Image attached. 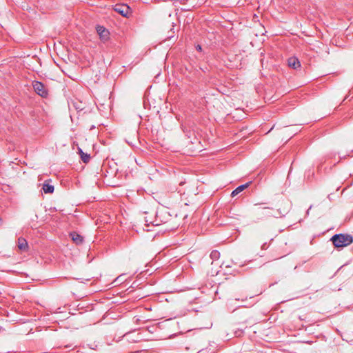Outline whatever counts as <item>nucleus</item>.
Instances as JSON below:
<instances>
[{"mask_svg": "<svg viewBox=\"0 0 353 353\" xmlns=\"http://www.w3.org/2000/svg\"><path fill=\"white\" fill-rule=\"evenodd\" d=\"M331 241L336 248H343L350 245L353 242V237L347 234H336L332 236Z\"/></svg>", "mask_w": 353, "mask_h": 353, "instance_id": "f257e3e1", "label": "nucleus"}, {"mask_svg": "<svg viewBox=\"0 0 353 353\" xmlns=\"http://www.w3.org/2000/svg\"><path fill=\"white\" fill-rule=\"evenodd\" d=\"M196 50H198V51L201 52V51L202 50L201 46V45H197V46H196Z\"/></svg>", "mask_w": 353, "mask_h": 353, "instance_id": "2eb2a0df", "label": "nucleus"}, {"mask_svg": "<svg viewBox=\"0 0 353 353\" xmlns=\"http://www.w3.org/2000/svg\"><path fill=\"white\" fill-rule=\"evenodd\" d=\"M172 28L170 29V30L168 32V36L166 37V39H172V37H174V32L173 31V29H174V26L172 24Z\"/></svg>", "mask_w": 353, "mask_h": 353, "instance_id": "ddd939ff", "label": "nucleus"}, {"mask_svg": "<svg viewBox=\"0 0 353 353\" xmlns=\"http://www.w3.org/2000/svg\"><path fill=\"white\" fill-rule=\"evenodd\" d=\"M1 224H2V219H1V218L0 217V225H1Z\"/></svg>", "mask_w": 353, "mask_h": 353, "instance_id": "f3484780", "label": "nucleus"}, {"mask_svg": "<svg viewBox=\"0 0 353 353\" xmlns=\"http://www.w3.org/2000/svg\"><path fill=\"white\" fill-rule=\"evenodd\" d=\"M250 183H251V182H248V183H246L245 184L241 185L238 186L235 190H234L232 192L231 196L232 197L235 196L236 195L239 194L241 192L244 190L245 188H247L250 185Z\"/></svg>", "mask_w": 353, "mask_h": 353, "instance_id": "1a4fd4ad", "label": "nucleus"}, {"mask_svg": "<svg viewBox=\"0 0 353 353\" xmlns=\"http://www.w3.org/2000/svg\"><path fill=\"white\" fill-rule=\"evenodd\" d=\"M42 189L46 194L52 193L54 190V186L49 183H44Z\"/></svg>", "mask_w": 353, "mask_h": 353, "instance_id": "9d476101", "label": "nucleus"}, {"mask_svg": "<svg viewBox=\"0 0 353 353\" xmlns=\"http://www.w3.org/2000/svg\"><path fill=\"white\" fill-rule=\"evenodd\" d=\"M145 222L147 225H149L150 224L154 225L152 221H150V219H148L146 217L145 218Z\"/></svg>", "mask_w": 353, "mask_h": 353, "instance_id": "4468645a", "label": "nucleus"}, {"mask_svg": "<svg viewBox=\"0 0 353 353\" xmlns=\"http://www.w3.org/2000/svg\"><path fill=\"white\" fill-rule=\"evenodd\" d=\"M288 65L294 69H296L301 66L300 62L298 59L295 57H290L288 60Z\"/></svg>", "mask_w": 353, "mask_h": 353, "instance_id": "6e6552de", "label": "nucleus"}, {"mask_svg": "<svg viewBox=\"0 0 353 353\" xmlns=\"http://www.w3.org/2000/svg\"><path fill=\"white\" fill-rule=\"evenodd\" d=\"M70 236L71 237L72 240L77 244L80 245L83 241V238L82 236L79 234L78 233L75 232H72L70 234Z\"/></svg>", "mask_w": 353, "mask_h": 353, "instance_id": "423d86ee", "label": "nucleus"}, {"mask_svg": "<svg viewBox=\"0 0 353 353\" xmlns=\"http://www.w3.org/2000/svg\"><path fill=\"white\" fill-rule=\"evenodd\" d=\"M311 208H312V206H310V208L308 210H310ZM308 212H309V210H307V213L308 214Z\"/></svg>", "mask_w": 353, "mask_h": 353, "instance_id": "a211bd4d", "label": "nucleus"}, {"mask_svg": "<svg viewBox=\"0 0 353 353\" xmlns=\"http://www.w3.org/2000/svg\"><path fill=\"white\" fill-rule=\"evenodd\" d=\"M32 87L35 92L41 97L46 98L48 95V90L46 86L41 81H34Z\"/></svg>", "mask_w": 353, "mask_h": 353, "instance_id": "7ed1b4c3", "label": "nucleus"}, {"mask_svg": "<svg viewBox=\"0 0 353 353\" xmlns=\"http://www.w3.org/2000/svg\"><path fill=\"white\" fill-rule=\"evenodd\" d=\"M79 153L81 155V160L84 163H87L89 161V160L90 159V154L84 153L81 148H79Z\"/></svg>", "mask_w": 353, "mask_h": 353, "instance_id": "9b49d317", "label": "nucleus"}, {"mask_svg": "<svg viewBox=\"0 0 353 353\" xmlns=\"http://www.w3.org/2000/svg\"><path fill=\"white\" fill-rule=\"evenodd\" d=\"M97 34H99L100 39L103 42H105L109 39L110 32L109 31L101 26H97L96 28Z\"/></svg>", "mask_w": 353, "mask_h": 353, "instance_id": "20e7f679", "label": "nucleus"}, {"mask_svg": "<svg viewBox=\"0 0 353 353\" xmlns=\"http://www.w3.org/2000/svg\"><path fill=\"white\" fill-rule=\"evenodd\" d=\"M114 10L123 17H126L129 13L130 8L125 5H117Z\"/></svg>", "mask_w": 353, "mask_h": 353, "instance_id": "39448f33", "label": "nucleus"}, {"mask_svg": "<svg viewBox=\"0 0 353 353\" xmlns=\"http://www.w3.org/2000/svg\"><path fill=\"white\" fill-rule=\"evenodd\" d=\"M220 257V252L217 250H213L210 253V258L213 260V261H216L217 259H219Z\"/></svg>", "mask_w": 353, "mask_h": 353, "instance_id": "f8f14e48", "label": "nucleus"}, {"mask_svg": "<svg viewBox=\"0 0 353 353\" xmlns=\"http://www.w3.org/2000/svg\"><path fill=\"white\" fill-rule=\"evenodd\" d=\"M272 209L270 207H263V208H258L256 211H255V213L258 216H260V217H268V216H276L277 215H279V216H284L285 214H287L288 211V208L283 210V212H281L280 211V210H277V214H273L271 213V210Z\"/></svg>", "mask_w": 353, "mask_h": 353, "instance_id": "f03ea898", "label": "nucleus"}, {"mask_svg": "<svg viewBox=\"0 0 353 353\" xmlns=\"http://www.w3.org/2000/svg\"><path fill=\"white\" fill-rule=\"evenodd\" d=\"M261 204H262V203H256L254 205H255V206H257V205H261Z\"/></svg>", "mask_w": 353, "mask_h": 353, "instance_id": "dca6fc26", "label": "nucleus"}, {"mask_svg": "<svg viewBox=\"0 0 353 353\" xmlns=\"http://www.w3.org/2000/svg\"><path fill=\"white\" fill-rule=\"evenodd\" d=\"M19 249L21 251H26L28 248V245L27 241L22 237L18 239V245Z\"/></svg>", "mask_w": 353, "mask_h": 353, "instance_id": "0eeeda50", "label": "nucleus"}]
</instances>
